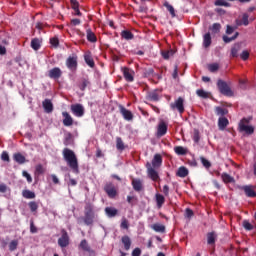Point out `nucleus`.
<instances>
[{
    "instance_id": "1",
    "label": "nucleus",
    "mask_w": 256,
    "mask_h": 256,
    "mask_svg": "<svg viewBox=\"0 0 256 256\" xmlns=\"http://www.w3.org/2000/svg\"><path fill=\"white\" fill-rule=\"evenodd\" d=\"M63 159L67 163L68 167L71 168L72 172L79 175V160L75 152L69 148H64L62 151Z\"/></svg>"
},
{
    "instance_id": "2",
    "label": "nucleus",
    "mask_w": 256,
    "mask_h": 256,
    "mask_svg": "<svg viewBox=\"0 0 256 256\" xmlns=\"http://www.w3.org/2000/svg\"><path fill=\"white\" fill-rule=\"evenodd\" d=\"M249 123H251V118H242L238 124L239 133L253 135V133H255V128L253 126H249Z\"/></svg>"
},
{
    "instance_id": "3",
    "label": "nucleus",
    "mask_w": 256,
    "mask_h": 256,
    "mask_svg": "<svg viewBox=\"0 0 256 256\" xmlns=\"http://www.w3.org/2000/svg\"><path fill=\"white\" fill-rule=\"evenodd\" d=\"M84 217L82 218L85 225H93V221L95 219V213L93 212V206L91 204H87L84 208Z\"/></svg>"
},
{
    "instance_id": "4",
    "label": "nucleus",
    "mask_w": 256,
    "mask_h": 256,
    "mask_svg": "<svg viewBox=\"0 0 256 256\" xmlns=\"http://www.w3.org/2000/svg\"><path fill=\"white\" fill-rule=\"evenodd\" d=\"M217 87L222 95H225L226 97H233V90H231V87H229L227 82L219 79L217 81Z\"/></svg>"
},
{
    "instance_id": "5",
    "label": "nucleus",
    "mask_w": 256,
    "mask_h": 256,
    "mask_svg": "<svg viewBox=\"0 0 256 256\" xmlns=\"http://www.w3.org/2000/svg\"><path fill=\"white\" fill-rule=\"evenodd\" d=\"M78 57L77 54H72L66 59V67L71 71L72 73H75L77 71L78 67Z\"/></svg>"
},
{
    "instance_id": "6",
    "label": "nucleus",
    "mask_w": 256,
    "mask_h": 256,
    "mask_svg": "<svg viewBox=\"0 0 256 256\" xmlns=\"http://www.w3.org/2000/svg\"><path fill=\"white\" fill-rule=\"evenodd\" d=\"M185 100H183L182 97H179L177 100H175V102L170 104V109H172V111H175V109H177V111L180 114L185 113Z\"/></svg>"
},
{
    "instance_id": "7",
    "label": "nucleus",
    "mask_w": 256,
    "mask_h": 256,
    "mask_svg": "<svg viewBox=\"0 0 256 256\" xmlns=\"http://www.w3.org/2000/svg\"><path fill=\"white\" fill-rule=\"evenodd\" d=\"M104 191L110 199H115V197H117V188L112 182H108L105 184Z\"/></svg>"
},
{
    "instance_id": "8",
    "label": "nucleus",
    "mask_w": 256,
    "mask_h": 256,
    "mask_svg": "<svg viewBox=\"0 0 256 256\" xmlns=\"http://www.w3.org/2000/svg\"><path fill=\"white\" fill-rule=\"evenodd\" d=\"M58 245L62 249L65 247H68L69 245V234L67 233V230L62 229L61 230V237L58 239Z\"/></svg>"
},
{
    "instance_id": "9",
    "label": "nucleus",
    "mask_w": 256,
    "mask_h": 256,
    "mask_svg": "<svg viewBox=\"0 0 256 256\" xmlns=\"http://www.w3.org/2000/svg\"><path fill=\"white\" fill-rule=\"evenodd\" d=\"M70 109L75 117H83V115H85V108L82 104H72Z\"/></svg>"
},
{
    "instance_id": "10",
    "label": "nucleus",
    "mask_w": 256,
    "mask_h": 256,
    "mask_svg": "<svg viewBox=\"0 0 256 256\" xmlns=\"http://www.w3.org/2000/svg\"><path fill=\"white\" fill-rule=\"evenodd\" d=\"M63 75V71H61V68L54 67L48 71V77L50 79H61V76Z\"/></svg>"
},
{
    "instance_id": "11",
    "label": "nucleus",
    "mask_w": 256,
    "mask_h": 256,
    "mask_svg": "<svg viewBox=\"0 0 256 256\" xmlns=\"http://www.w3.org/2000/svg\"><path fill=\"white\" fill-rule=\"evenodd\" d=\"M119 111L125 121H133V112L127 110L123 105L119 106Z\"/></svg>"
},
{
    "instance_id": "12",
    "label": "nucleus",
    "mask_w": 256,
    "mask_h": 256,
    "mask_svg": "<svg viewBox=\"0 0 256 256\" xmlns=\"http://www.w3.org/2000/svg\"><path fill=\"white\" fill-rule=\"evenodd\" d=\"M146 167L150 179H152V181H157V179H159V173L155 171V169L151 166V163H147Z\"/></svg>"
},
{
    "instance_id": "13",
    "label": "nucleus",
    "mask_w": 256,
    "mask_h": 256,
    "mask_svg": "<svg viewBox=\"0 0 256 256\" xmlns=\"http://www.w3.org/2000/svg\"><path fill=\"white\" fill-rule=\"evenodd\" d=\"M84 61L86 65H88V67H91V69L95 67V60H93V55L91 54V51H88L84 54Z\"/></svg>"
},
{
    "instance_id": "14",
    "label": "nucleus",
    "mask_w": 256,
    "mask_h": 256,
    "mask_svg": "<svg viewBox=\"0 0 256 256\" xmlns=\"http://www.w3.org/2000/svg\"><path fill=\"white\" fill-rule=\"evenodd\" d=\"M63 119V125L65 127H71L73 125V117H71V114L69 112H62Z\"/></svg>"
},
{
    "instance_id": "15",
    "label": "nucleus",
    "mask_w": 256,
    "mask_h": 256,
    "mask_svg": "<svg viewBox=\"0 0 256 256\" xmlns=\"http://www.w3.org/2000/svg\"><path fill=\"white\" fill-rule=\"evenodd\" d=\"M132 187L134 191H137L138 193L139 191H143V181L139 178L132 179Z\"/></svg>"
},
{
    "instance_id": "16",
    "label": "nucleus",
    "mask_w": 256,
    "mask_h": 256,
    "mask_svg": "<svg viewBox=\"0 0 256 256\" xmlns=\"http://www.w3.org/2000/svg\"><path fill=\"white\" fill-rule=\"evenodd\" d=\"M123 75H124V79L128 82V83H133V81H135V78L133 77V71H131L129 68H123Z\"/></svg>"
},
{
    "instance_id": "17",
    "label": "nucleus",
    "mask_w": 256,
    "mask_h": 256,
    "mask_svg": "<svg viewBox=\"0 0 256 256\" xmlns=\"http://www.w3.org/2000/svg\"><path fill=\"white\" fill-rule=\"evenodd\" d=\"M228 126H229V119H227V117H220L218 119L219 131H225V129H227Z\"/></svg>"
},
{
    "instance_id": "18",
    "label": "nucleus",
    "mask_w": 256,
    "mask_h": 256,
    "mask_svg": "<svg viewBox=\"0 0 256 256\" xmlns=\"http://www.w3.org/2000/svg\"><path fill=\"white\" fill-rule=\"evenodd\" d=\"M165 135H167V124L160 122L157 129V137H163Z\"/></svg>"
},
{
    "instance_id": "19",
    "label": "nucleus",
    "mask_w": 256,
    "mask_h": 256,
    "mask_svg": "<svg viewBox=\"0 0 256 256\" xmlns=\"http://www.w3.org/2000/svg\"><path fill=\"white\" fill-rule=\"evenodd\" d=\"M42 107H43L45 113H53V102H51V100L45 99L42 102Z\"/></svg>"
},
{
    "instance_id": "20",
    "label": "nucleus",
    "mask_w": 256,
    "mask_h": 256,
    "mask_svg": "<svg viewBox=\"0 0 256 256\" xmlns=\"http://www.w3.org/2000/svg\"><path fill=\"white\" fill-rule=\"evenodd\" d=\"M162 164H163V157L161 156V154H155L154 158L152 159V166L154 168H157V167H161Z\"/></svg>"
},
{
    "instance_id": "21",
    "label": "nucleus",
    "mask_w": 256,
    "mask_h": 256,
    "mask_svg": "<svg viewBox=\"0 0 256 256\" xmlns=\"http://www.w3.org/2000/svg\"><path fill=\"white\" fill-rule=\"evenodd\" d=\"M86 39L89 41V43H97V36L94 34L91 28L86 30Z\"/></svg>"
},
{
    "instance_id": "22",
    "label": "nucleus",
    "mask_w": 256,
    "mask_h": 256,
    "mask_svg": "<svg viewBox=\"0 0 256 256\" xmlns=\"http://www.w3.org/2000/svg\"><path fill=\"white\" fill-rule=\"evenodd\" d=\"M13 160L19 165H23L24 163H27V159L25 158V156L19 152L13 154Z\"/></svg>"
},
{
    "instance_id": "23",
    "label": "nucleus",
    "mask_w": 256,
    "mask_h": 256,
    "mask_svg": "<svg viewBox=\"0 0 256 256\" xmlns=\"http://www.w3.org/2000/svg\"><path fill=\"white\" fill-rule=\"evenodd\" d=\"M236 25L238 27H241V25H244L245 27H247V25H249V14L244 13L242 15V19L241 20H236Z\"/></svg>"
},
{
    "instance_id": "24",
    "label": "nucleus",
    "mask_w": 256,
    "mask_h": 256,
    "mask_svg": "<svg viewBox=\"0 0 256 256\" xmlns=\"http://www.w3.org/2000/svg\"><path fill=\"white\" fill-rule=\"evenodd\" d=\"M239 51H241V45L234 44L231 48L230 57H232V58L239 57Z\"/></svg>"
},
{
    "instance_id": "25",
    "label": "nucleus",
    "mask_w": 256,
    "mask_h": 256,
    "mask_svg": "<svg viewBox=\"0 0 256 256\" xmlns=\"http://www.w3.org/2000/svg\"><path fill=\"white\" fill-rule=\"evenodd\" d=\"M240 189H242L244 191V193L247 197H255L256 196V192H255V190H253V188H251V186H242V187H240Z\"/></svg>"
},
{
    "instance_id": "26",
    "label": "nucleus",
    "mask_w": 256,
    "mask_h": 256,
    "mask_svg": "<svg viewBox=\"0 0 256 256\" xmlns=\"http://www.w3.org/2000/svg\"><path fill=\"white\" fill-rule=\"evenodd\" d=\"M151 229H153V231H155L156 233H165L166 231L165 225L160 223L152 224Z\"/></svg>"
},
{
    "instance_id": "27",
    "label": "nucleus",
    "mask_w": 256,
    "mask_h": 256,
    "mask_svg": "<svg viewBox=\"0 0 256 256\" xmlns=\"http://www.w3.org/2000/svg\"><path fill=\"white\" fill-rule=\"evenodd\" d=\"M221 179L223 181V183L228 184V183H235V178L229 174H227V172H224L221 174Z\"/></svg>"
},
{
    "instance_id": "28",
    "label": "nucleus",
    "mask_w": 256,
    "mask_h": 256,
    "mask_svg": "<svg viewBox=\"0 0 256 256\" xmlns=\"http://www.w3.org/2000/svg\"><path fill=\"white\" fill-rule=\"evenodd\" d=\"M120 35L122 39H125L126 41H131L135 39V35L132 34V32L129 30H123Z\"/></svg>"
},
{
    "instance_id": "29",
    "label": "nucleus",
    "mask_w": 256,
    "mask_h": 256,
    "mask_svg": "<svg viewBox=\"0 0 256 256\" xmlns=\"http://www.w3.org/2000/svg\"><path fill=\"white\" fill-rule=\"evenodd\" d=\"M121 241L124 245L125 251H129V249H131V238L128 235H125L121 238Z\"/></svg>"
},
{
    "instance_id": "30",
    "label": "nucleus",
    "mask_w": 256,
    "mask_h": 256,
    "mask_svg": "<svg viewBox=\"0 0 256 256\" xmlns=\"http://www.w3.org/2000/svg\"><path fill=\"white\" fill-rule=\"evenodd\" d=\"M211 43H212V40H211V33H206L204 34L203 36V47H205V49L211 47Z\"/></svg>"
},
{
    "instance_id": "31",
    "label": "nucleus",
    "mask_w": 256,
    "mask_h": 256,
    "mask_svg": "<svg viewBox=\"0 0 256 256\" xmlns=\"http://www.w3.org/2000/svg\"><path fill=\"white\" fill-rule=\"evenodd\" d=\"M155 198H156V205H157L158 209H161V207H163V205H165V196L157 193L155 195Z\"/></svg>"
},
{
    "instance_id": "32",
    "label": "nucleus",
    "mask_w": 256,
    "mask_h": 256,
    "mask_svg": "<svg viewBox=\"0 0 256 256\" xmlns=\"http://www.w3.org/2000/svg\"><path fill=\"white\" fill-rule=\"evenodd\" d=\"M79 247L82 251H86V253H93L91 246H89V243L85 239L80 242Z\"/></svg>"
},
{
    "instance_id": "33",
    "label": "nucleus",
    "mask_w": 256,
    "mask_h": 256,
    "mask_svg": "<svg viewBox=\"0 0 256 256\" xmlns=\"http://www.w3.org/2000/svg\"><path fill=\"white\" fill-rule=\"evenodd\" d=\"M215 241H217V234L215 232H209L207 234L208 245H215Z\"/></svg>"
},
{
    "instance_id": "34",
    "label": "nucleus",
    "mask_w": 256,
    "mask_h": 256,
    "mask_svg": "<svg viewBox=\"0 0 256 256\" xmlns=\"http://www.w3.org/2000/svg\"><path fill=\"white\" fill-rule=\"evenodd\" d=\"M105 213L107 215V217H116L117 213H119V211L114 208V207H106L105 208Z\"/></svg>"
},
{
    "instance_id": "35",
    "label": "nucleus",
    "mask_w": 256,
    "mask_h": 256,
    "mask_svg": "<svg viewBox=\"0 0 256 256\" xmlns=\"http://www.w3.org/2000/svg\"><path fill=\"white\" fill-rule=\"evenodd\" d=\"M176 175H177V177H181L183 179V178L187 177V175H189V170L186 167L182 166V167L178 168Z\"/></svg>"
},
{
    "instance_id": "36",
    "label": "nucleus",
    "mask_w": 256,
    "mask_h": 256,
    "mask_svg": "<svg viewBox=\"0 0 256 256\" xmlns=\"http://www.w3.org/2000/svg\"><path fill=\"white\" fill-rule=\"evenodd\" d=\"M148 101H159V94L157 91L148 92L146 95Z\"/></svg>"
},
{
    "instance_id": "37",
    "label": "nucleus",
    "mask_w": 256,
    "mask_h": 256,
    "mask_svg": "<svg viewBox=\"0 0 256 256\" xmlns=\"http://www.w3.org/2000/svg\"><path fill=\"white\" fill-rule=\"evenodd\" d=\"M215 113L216 115H218L219 117H225V115H227L229 113V110H227L226 108H223L221 106H217L215 108Z\"/></svg>"
},
{
    "instance_id": "38",
    "label": "nucleus",
    "mask_w": 256,
    "mask_h": 256,
    "mask_svg": "<svg viewBox=\"0 0 256 256\" xmlns=\"http://www.w3.org/2000/svg\"><path fill=\"white\" fill-rule=\"evenodd\" d=\"M31 47L34 51H39L41 49V40L39 38H33L31 40Z\"/></svg>"
},
{
    "instance_id": "39",
    "label": "nucleus",
    "mask_w": 256,
    "mask_h": 256,
    "mask_svg": "<svg viewBox=\"0 0 256 256\" xmlns=\"http://www.w3.org/2000/svg\"><path fill=\"white\" fill-rule=\"evenodd\" d=\"M161 55L163 59H170V57H173L175 55V50L170 49V50H162Z\"/></svg>"
},
{
    "instance_id": "40",
    "label": "nucleus",
    "mask_w": 256,
    "mask_h": 256,
    "mask_svg": "<svg viewBox=\"0 0 256 256\" xmlns=\"http://www.w3.org/2000/svg\"><path fill=\"white\" fill-rule=\"evenodd\" d=\"M22 197H24V199H35L36 196H35V192L31 190H23Z\"/></svg>"
},
{
    "instance_id": "41",
    "label": "nucleus",
    "mask_w": 256,
    "mask_h": 256,
    "mask_svg": "<svg viewBox=\"0 0 256 256\" xmlns=\"http://www.w3.org/2000/svg\"><path fill=\"white\" fill-rule=\"evenodd\" d=\"M210 31H212L213 35H217L221 33V25L219 23H214L210 28Z\"/></svg>"
},
{
    "instance_id": "42",
    "label": "nucleus",
    "mask_w": 256,
    "mask_h": 256,
    "mask_svg": "<svg viewBox=\"0 0 256 256\" xmlns=\"http://www.w3.org/2000/svg\"><path fill=\"white\" fill-rule=\"evenodd\" d=\"M116 149L118 151H124L125 150V143H123V139H121V137L116 138Z\"/></svg>"
},
{
    "instance_id": "43",
    "label": "nucleus",
    "mask_w": 256,
    "mask_h": 256,
    "mask_svg": "<svg viewBox=\"0 0 256 256\" xmlns=\"http://www.w3.org/2000/svg\"><path fill=\"white\" fill-rule=\"evenodd\" d=\"M174 153H176V155H185L187 153V148L183 146H175Z\"/></svg>"
},
{
    "instance_id": "44",
    "label": "nucleus",
    "mask_w": 256,
    "mask_h": 256,
    "mask_svg": "<svg viewBox=\"0 0 256 256\" xmlns=\"http://www.w3.org/2000/svg\"><path fill=\"white\" fill-rule=\"evenodd\" d=\"M29 209L31 213H37V209H39V204L35 201H30L28 203Z\"/></svg>"
},
{
    "instance_id": "45",
    "label": "nucleus",
    "mask_w": 256,
    "mask_h": 256,
    "mask_svg": "<svg viewBox=\"0 0 256 256\" xmlns=\"http://www.w3.org/2000/svg\"><path fill=\"white\" fill-rule=\"evenodd\" d=\"M164 7L169 11L171 17H176L175 8L169 2H164Z\"/></svg>"
},
{
    "instance_id": "46",
    "label": "nucleus",
    "mask_w": 256,
    "mask_h": 256,
    "mask_svg": "<svg viewBox=\"0 0 256 256\" xmlns=\"http://www.w3.org/2000/svg\"><path fill=\"white\" fill-rule=\"evenodd\" d=\"M239 37V32H236L232 37L223 36L224 43H231V41H235Z\"/></svg>"
},
{
    "instance_id": "47",
    "label": "nucleus",
    "mask_w": 256,
    "mask_h": 256,
    "mask_svg": "<svg viewBox=\"0 0 256 256\" xmlns=\"http://www.w3.org/2000/svg\"><path fill=\"white\" fill-rule=\"evenodd\" d=\"M196 95H198V97H201L202 99H209V93L203 89H198L196 91Z\"/></svg>"
},
{
    "instance_id": "48",
    "label": "nucleus",
    "mask_w": 256,
    "mask_h": 256,
    "mask_svg": "<svg viewBox=\"0 0 256 256\" xmlns=\"http://www.w3.org/2000/svg\"><path fill=\"white\" fill-rule=\"evenodd\" d=\"M215 7H230L231 4L226 2L225 0H216L214 2Z\"/></svg>"
},
{
    "instance_id": "49",
    "label": "nucleus",
    "mask_w": 256,
    "mask_h": 256,
    "mask_svg": "<svg viewBox=\"0 0 256 256\" xmlns=\"http://www.w3.org/2000/svg\"><path fill=\"white\" fill-rule=\"evenodd\" d=\"M18 246H19V241L18 240H12L9 243V251H16Z\"/></svg>"
},
{
    "instance_id": "50",
    "label": "nucleus",
    "mask_w": 256,
    "mask_h": 256,
    "mask_svg": "<svg viewBox=\"0 0 256 256\" xmlns=\"http://www.w3.org/2000/svg\"><path fill=\"white\" fill-rule=\"evenodd\" d=\"M200 161H201L203 167H205V169L211 168V162L209 160H207L205 157L201 156Z\"/></svg>"
},
{
    "instance_id": "51",
    "label": "nucleus",
    "mask_w": 256,
    "mask_h": 256,
    "mask_svg": "<svg viewBox=\"0 0 256 256\" xmlns=\"http://www.w3.org/2000/svg\"><path fill=\"white\" fill-rule=\"evenodd\" d=\"M208 70L210 71V73H216V71H219V64L213 63L208 65Z\"/></svg>"
},
{
    "instance_id": "52",
    "label": "nucleus",
    "mask_w": 256,
    "mask_h": 256,
    "mask_svg": "<svg viewBox=\"0 0 256 256\" xmlns=\"http://www.w3.org/2000/svg\"><path fill=\"white\" fill-rule=\"evenodd\" d=\"M194 215H195V213L191 210V208L185 209L184 217L186 219H191L192 217H194Z\"/></svg>"
},
{
    "instance_id": "53",
    "label": "nucleus",
    "mask_w": 256,
    "mask_h": 256,
    "mask_svg": "<svg viewBox=\"0 0 256 256\" xmlns=\"http://www.w3.org/2000/svg\"><path fill=\"white\" fill-rule=\"evenodd\" d=\"M88 85H89V80L86 78H83L82 83L79 85V88L81 91H85V89H87Z\"/></svg>"
},
{
    "instance_id": "54",
    "label": "nucleus",
    "mask_w": 256,
    "mask_h": 256,
    "mask_svg": "<svg viewBox=\"0 0 256 256\" xmlns=\"http://www.w3.org/2000/svg\"><path fill=\"white\" fill-rule=\"evenodd\" d=\"M1 160L6 161V163H9V161H11V158L9 157V153L7 151L2 152Z\"/></svg>"
},
{
    "instance_id": "55",
    "label": "nucleus",
    "mask_w": 256,
    "mask_h": 256,
    "mask_svg": "<svg viewBox=\"0 0 256 256\" xmlns=\"http://www.w3.org/2000/svg\"><path fill=\"white\" fill-rule=\"evenodd\" d=\"M243 227L246 231H253V225L247 220L243 221Z\"/></svg>"
},
{
    "instance_id": "56",
    "label": "nucleus",
    "mask_w": 256,
    "mask_h": 256,
    "mask_svg": "<svg viewBox=\"0 0 256 256\" xmlns=\"http://www.w3.org/2000/svg\"><path fill=\"white\" fill-rule=\"evenodd\" d=\"M249 55L250 53L247 50H244L240 54V59H242V61H247V59H249Z\"/></svg>"
},
{
    "instance_id": "57",
    "label": "nucleus",
    "mask_w": 256,
    "mask_h": 256,
    "mask_svg": "<svg viewBox=\"0 0 256 256\" xmlns=\"http://www.w3.org/2000/svg\"><path fill=\"white\" fill-rule=\"evenodd\" d=\"M50 44L52 47H59V38L57 37L50 38Z\"/></svg>"
},
{
    "instance_id": "58",
    "label": "nucleus",
    "mask_w": 256,
    "mask_h": 256,
    "mask_svg": "<svg viewBox=\"0 0 256 256\" xmlns=\"http://www.w3.org/2000/svg\"><path fill=\"white\" fill-rule=\"evenodd\" d=\"M45 173V168H43V165L39 164L36 166V175H43Z\"/></svg>"
},
{
    "instance_id": "59",
    "label": "nucleus",
    "mask_w": 256,
    "mask_h": 256,
    "mask_svg": "<svg viewBox=\"0 0 256 256\" xmlns=\"http://www.w3.org/2000/svg\"><path fill=\"white\" fill-rule=\"evenodd\" d=\"M23 177L27 179L28 183H33V178L31 177V174H29L27 171L22 172Z\"/></svg>"
},
{
    "instance_id": "60",
    "label": "nucleus",
    "mask_w": 256,
    "mask_h": 256,
    "mask_svg": "<svg viewBox=\"0 0 256 256\" xmlns=\"http://www.w3.org/2000/svg\"><path fill=\"white\" fill-rule=\"evenodd\" d=\"M121 229H129V221L127 219H123L120 224Z\"/></svg>"
},
{
    "instance_id": "61",
    "label": "nucleus",
    "mask_w": 256,
    "mask_h": 256,
    "mask_svg": "<svg viewBox=\"0 0 256 256\" xmlns=\"http://www.w3.org/2000/svg\"><path fill=\"white\" fill-rule=\"evenodd\" d=\"M45 27H47V24H45L43 22H38L36 24V29H38L39 31H43V29H45Z\"/></svg>"
},
{
    "instance_id": "62",
    "label": "nucleus",
    "mask_w": 256,
    "mask_h": 256,
    "mask_svg": "<svg viewBox=\"0 0 256 256\" xmlns=\"http://www.w3.org/2000/svg\"><path fill=\"white\" fill-rule=\"evenodd\" d=\"M70 5L72 9H77L79 8V1L77 0H70Z\"/></svg>"
},
{
    "instance_id": "63",
    "label": "nucleus",
    "mask_w": 256,
    "mask_h": 256,
    "mask_svg": "<svg viewBox=\"0 0 256 256\" xmlns=\"http://www.w3.org/2000/svg\"><path fill=\"white\" fill-rule=\"evenodd\" d=\"M200 136H199V131L195 130L194 136H193V141L194 143H199Z\"/></svg>"
},
{
    "instance_id": "64",
    "label": "nucleus",
    "mask_w": 256,
    "mask_h": 256,
    "mask_svg": "<svg viewBox=\"0 0 256 256\" xmlns=\"http://www.w3.org/2000/svg\"><path fill=\"white\" fill-rule=\"evenodd\" d=\"M132 256H141V248H135L132 251Z\"/></svg>"
}]
</instances>
